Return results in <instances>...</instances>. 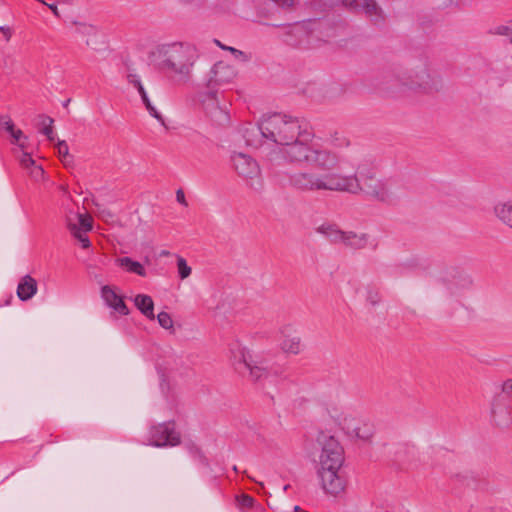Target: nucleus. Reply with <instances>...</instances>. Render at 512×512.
Returning <instances> with one entry per match:
<instances>
[{
  "label": "nucleus",
  "mask_w": 512,
  "mask_h": 512,
  "mask_svg": "<svg viewBox=\"0 0 512 512\" xmlns=\"http://www.w3.org/2000/svg\"><path fill=\"white\" fill-rule=\"evenodd\" d=\"M281 347L285 352L298 354L301 350V339L299 336L286 337Z\"/></svg>",
  "instance_id": "bb28decb"
},
{
  "label": "nucleus",
  "mask_w": 512,
  "mask_h": 512,
  "mask_svg": "<svg viewBox=\"0 0 512 512\" xmlns=\"http://www.w3.org/2000/svg\"><path fill=\"white\" fill-rule=\"evenodd\" d=\"M134 304L140 312L148 319L153 320L154 315V302L149 295L138 294L134 298Z\"/></svg>",
  "instance_id": "4be33fe9"
},
{
  "label": "nucleus",
  "mask_w": 512,
  "mask_h": 512,
  "mask_svg": "<svg viewBox=\"0 0 512 512\" xmlns=\"http://www.w3.org/2000/svg\"><path fill=\"white\" fill-rule=\"evenodd\" d=\"M70 100L68 99L65 103H64V106H67L69 104Z\"/></svg>",
  "instance_id": "5fc2aeb1"
},
{
  "label": "nucleus",
  "mask_w": 512,
  "mask_h": 512,
  "mask_svg": "<svg viewBox=\"0 0 512 512\" xmlns=\"http://www.w3.org/2000/svg\"><path fill=\"white\" fill-rule=\"evenodd\" d=\"M393 77H395V83L391 84V87L402 86L426 94L439 92L444 86L442 78L435 73H431L425 62L414 64Z\"/></svg>",
  "instance_id": "20e7f679"
},
{
  "label": "nucleus",
  "mask_w": 512,
  "mask_h": 512,
  "mask_svg": "<svg viewBox=\"0 0 512 512\" xmlns=\"http://www.w3.org/2000/svg\"><path fill=\"white\" fill-rule=\"evenodd\" d=\"M215 41L222 49L229 50L234 55V57L236 59H239L242 62H247L249 60V56L246 53H244L243 51L238 50L234 47H226V46L222 45L218 40H215Z\"/></svg>",
  "instance_id": "4c0bfd02"
},
{
  "label": "nucleus",
  "mask_w": 512,
  "mask_h": 512,
  "mask_svg": "<svg viewBox=\"0 0 512 512\" xmlns=\"http://www.w3.org/2000/svg\"><path fill=\"white\" fill-rule=\"evenodd\" d=\"M116 263L118 266L124 268L128 272L135 273L142 277L146 276V270L144 269L143 265L138 261H134L130 257L118 258Z\"/></svg>",
  "instance_id": "5701e85b"
},
{
  "label": "nucleus",
  "mask_w": 512,
  "mask_h": 512,
  "mask_svg": "<svg viewBox=\"0 0 512 512\" xmlns=\"http://www.w3.org/2000/svg\"><path fill=\"white\" fill-rule=\"evenodd\" d=\"M235 171L239 176L245 178L247 185L255 190L259 191L263 187V179L261 178V170L259 164L251 156L235 152L231 157Z\"/></svg>",
  "instance_id": "423d86ee"
},
{
  "label": "nucleus",
  "mask_w": 512,
  "mask_h": 512,
  "mask_svg": "<svg viewBox=\"0 0 512 512\" xmlns=\"http://www.w3.org/2000/svg\"><path fill=\"white\" fill-rule=\"evenodd\" d=\"M361 192H364L368 196L378 200L385 202L389 199V192L386 189L385 185L379 181H367L362 183Z\"/></svg>",
  "instance_id": "6ab92c4d"
},
{
  "label": "nucleus",
  "mask_w": 512,
  "mask_h": 512,
  "mask_svg": "<svg viewBox=\"0 0 512 512\" xmlns=\"http://www.w3.org/2000/svg\"><path fill=\"white\" fill-rule=\"evenodd\" d=\"M284 41L292 46L301 45L309 37V31L305 24L295 23L281 26Z\"/></svg>",
  "instance_id": "4468645a"
},
{
  "label": "nucleus",
  "mask_w": 512,
  "mask_h": 512,
  "mask_svg": "<svg viewBox=\"0 0 512 512\" xmlns=\"http://www.w3.org/2000/svg\"><path fill=\"white\" fill-rule=\"evenodd\" d=\"M265 138L284 146L283 156L287 162H313L320 170H331L339 166L340 156L329 149H314L311 145L314 133L298 118L273 113L263 117Z\"/></svg>",
  "instance_id": "f257e3e1"
},
{
  "label": "nucleus",
  "mask_w": 512,
  "mask_h": 512,
  "mask_svg": "<svg viewBox=\"0 0 512 512\" xmlns=\"http://www.w3.org/2000/svg\"><path fill=\"white\" fill-rule=\"evenodd\" d=\"M47 6L51 9V11L56 15L58 16V10H57V6L55 4H47Z\"/></svg>",
  "instance_id": "3c124183"
},
{
  "label": "nucleus",
  "mask_w": 512,
  "mask_h": 512,
  "mask_svg": "<svg viewBox=\"0 0 512 512\" xmlns=\"http://www.w3.org/2000/svg\"><path fill=\"white\" fill-rule=\"evenodd\" d=\"M41 118H42V124L44 125L41 132L44 135H46V137L48 138L49 141H51V142L54 141L55 136H54L53 127H52L54 120L51 117L44 116V115H42Z\"/></svg>",
  "instance_id": "c756f323"
},
{
  "label": "nucleus",
  "mask_w": 512,
  "mask_h": 512,
  "mask_svg": "<svg viewBox=\"0 0 512 512\" xmlns=\"http://www.w3.org/2000/svg\"><path fill=\"white\" fill-rule=\"evenodd\" d=\"M206 110L212 121L217 125L224 126L229 123L230 116L228 111L219 106L218 102H213L211 105L207 104Z\"/></svg>",
  "instance_id": "412c9836"
},
{
  "label": "nucleus",
  "mask_w": 512,
  "mask_h": 512,
  "mask_svg": "<svg viewBox=\"0 0 512 512\" xmlns=\"http://www.w3.org/2000/svg\"><path fill=\"white\" fill-rule=\"evenodd\" d=\"M233 470L237 472L238 471L237 466H234Z\"/></svg>",
  "instance_id": "6e6d98bb"
},
{
  "label": "nucleus",
  "mask_w": 512,
  "mask_h": 512,
  "mask_svg": "<svg viewBox=\"0 0 512 512\" xmlns=\"http://www.w3.org/2000/svg\"><path fill=\"white\" fill-rule=\"evenodd\" d=\"M346 7H353L356 4V0H342Z\"/></svg>",
  "instance_id": "09e8293b"
},
{
  "label": "nucleus",
  "mask_w": 512,
  "mask_h": 512,
  "mask_svg": "<svg viewBox=\"0 0 512 512\" xmlns=\"http://www.w3.org/2000/svg\"><path fill=\"white\" fill-rule=\"evenodd\" d=\"M86 45H87V46H90V47H92V48H94V49H96V47H95V41H94L93 39H87V40H86Z\"/></svg>",
  "instance_id": "603ef678"
},
{
  "label": "nucleus",
  "mask_w": 512,
  "mask_h": 512,
  "mask_svg": "<svg viewBox=\"0 0 512 512\" xmlns=\"http://www.w3.org/2000/svg\"><path fill=\"white\" fill-rule=\"evenodd\" d=\"M97 216L109 224H114L117 222L115 214L107 207L102 204L95 203Z\"/></svg>",
  "instance_id": "cd10ccee"
},
{
  "label": "nucleus",
  "mask_w": 512,
  "mask_h": 512,
  "mask_svg": "<svg viewBox=\"0 0 512 512\" xmlns=\"http://www.w3.org/2000/svg\"><path fill=\"white\" fill-rule=\"evenodd\" d=\"M150 59L160 70L172 72L180 80L188 81L197 52L190 44L174 42L157 46Z\"/></svg>",
  "instance_id": "7ed1b4c3"
},
{
  "label": "nucleus",
  "mask_w": 512,
  "mask_h": 512,
  "mask_svg": "<svg viewBox=\"0 0 512 512\" xmlns=\"http://www.w3.org/2000/svg\"><path fill=\"white\" fill-rule=\"evenodd\" d=\"M128 83L131 84L134 88L137 89L138 93L141 96L142 102L148 110L149 114L158 120L161 125L165 126V120L162 115L156 110V108L152 105L147 92L142 84L140 76L137 74L129 73L127 75Z\"/></svg>",
  "instance_id": "2eb2a0df"
},
{
  "label": "nucleus",
  "mask_w": 512,
  "mask_h": 512,
  "mask_svg": "<svg viewBox=\"0 0 512 512\" xmlns=\"http://www.w3.org/2000/svg\"><path fill=\"white\" fill-rule=\"evenodd\" d=\"M58 153L62 158V161L65 163V165L68 164V158H70L69 155V149L66 141L64 140H58L57 144Z\"/></svg>",
  "instance_id": "58836bf2"
},
{
  "label": "nucleus",
  "mask_w": 512,
  "mask_h": 512,
  "mask_svg": "<svg viewBox=\"0 0 512 512\" xmlns=\"http://www.w3.org/2000/svg\"><path fill=\"white\" fill-rule=\"evenodd\" d=\"M101 296L104 302L114 311L121 315H127L129 309L126 306L123 298L116 294V292L108 285L103 286L101 289Z\"/></svg>",
  "instance_id": "a211bd4d"
},
{
  "label": "nucleus",
  "mask_w": 512,
  "mask_h": 512,
  "mask_svg": "<svg viewBox=\"0 0 512 512\" xmlns=\"http://www.w3.org/2000/svg\"><path fill=\"white\" fill-rule=\"evenodd\" d=\"M322 171V173L310 170L294 172L288 177L289 185L300 192L329 191L358 194L361 192L362 183L378 180L375 171L365 166H358L351 174H343L335 168Z\"/></svg>",
  "instance_id": "f03ea898"
},
{
  "label": "nucleus",
  "mask_w": 512,
  "mask_h": 512,
  "mask_svg": "<svg viewBox=\"0 0 512 512\" xmlns=\"http://www.w3.org/2000/svg\"><path fill=\"white\" fill-rule=\"evenodd\" d=\"M510 28L507 27V26H502V27H499L498 29V33L499 34H508Z\"/></svg>",
  "instance_id": "8fccbe9b"
},
{
  "label": "nucleus",
  "mask_w": 512,
  "mask_h": 512,
  "mask_svg": "<svg viewBox=\"0 0 512 512\" xmlns=\"http://www.w3.org/2000/svg\"><path fill=\"white\" fill-rule=\"evenodd\" d=\"M157 321L159 323V325L166 329V330H173V320L170 316L169 313L167 312H160L158 315H157Z\"/></svg>",
  "instance_id": "72a5a7b5"
},
{
  "label": "nucleus",
  "mask_w": 512,
  "mask_h": 512,
  "mask_svg": "<svg viewBox=\"0 0 512 512\" xmlns=\"http://www.w3.org/2000/svg\"><path fill=\"white\" fill-rule=\"evenodd\" d=\"M331 144L336 148H346L350 145V141L345 136L341 135L338 132H335L331 136Z\"/></svg>",
  "instance_id": "e433bc0d"
},
{
  "label": "nucleus",
  "mask_w": 512,
  "mask_h": 512,
  "mask_svg": "<svg viewBox=\"0 0 512 512\" xmlns=\"http://www.w3.org/2000/svg\"><path fill=\"white\" fill-rule=\"evenodd\" d=\"M13 138V143L18 144L21 149L25 148L24 142H21V140H27V137L23 134V132L20 129H15L12 134H10Z\"/></svg>",
  "instance_id": "a19ab883"
},
{
  "label": "nucleus",
  "mask_w": 512,
  "mask_h": 512,
  "mask_svg": "<svg viewBox=\"0 0 512 512\" xmlns=\"http://www.w3.org/2000/svg\"><path fill=\"white\" fill-rule=\"evenodd\" d=\"M76 218L78 222L76 223L82 231L88 232L92 229L93 220L90 216H85L83 214H76Z\"/></svg>",
  "instance_id": "c9c22d12"
},
{
  "label": "nucleus",
  "mask_w": 512,
  "mask_h": 512,
  "mask_svg": "<svg viewBox=\"0 0 512 512\" xmlns=\"http://www.w3.org/2000/svg\"><path fill=\"white\" fill-rule=\"evenodd\" d=\"M504 396L496 393L491 401V419L498 427H507L511 422L510 401Z\"/></svg>",
  "instance_id": "9b49d317"
},
{
  "label": "nucleus",
  "mask_w": 512,
  "mask_h": 512,
  "mask_svg": "<svg viewBox=\"0 0 512 512\" xmlns=\"http://www.w3.org/2000/svg\"><path fill=\"white\" fill-rule=\"evenodd\" d=\"M248 373L249 378L254 382H260L269 380L273 382V379L279 375L278 368H268L262 362H253L249 363V368L244 370V374Z\"/></svg>",
  "instance_id": "dca6fc26"
},
{
  "label": "nucleus",
  "mask_w": 512,
  "mask_h": 512,
  "mask_svg": "<svg viewBox=\"0 0 512 512\" xmlns=\"http://www.w3.org/2000/svg\"><path fill=\"white\" fill-rule=\"evenodd\" d=\"M299 509H300V508H299V506H295V508H294V510H295L296 512H299Z\"/></svg>",
  "instance_id": "864d4df0"
},
{
  "label": "nucleus",
  "mask_w": 512,
  "mask_h": 512,
  "mask_svg": "<svg viewBox=\"0 0 512 512\" xmlns=\"http://www.w3.org/2000/svg\"><path fill=\"white\" fill-rule=\"evenodd\" d=\"M496 216L510 228H512V202L498 204L495 207Z\"/></svg>",
  "instance_id": "b1692460"
},
{
  "label": "nucleus",
  "mask_w": 512,
  "mask_h": 512,
  "mask_svg": "<svg viewBox=\"0 0 512 512\" xmlns=\"http://www.w3.org/2000/svg\"><path fill=\"white\" fill-rule=\"evenodd\" d=\"M263 118L258 124H248L241 129L242 136L248 146L259 147L265 138Z\"/></svg>",
  "instance_id": "f3484780"
},
{
  "label": "nucleus",
  "mask_w": 512,
  "mask_h": 512,
  "mask_svg": "<svg viewBox=\"0 0 512 512\" xmlns=\"http://www.w3.org/2000/svg\"><path fill=\"white\" fill-rule=\"evenodd\" d=\"M317 441L321 446L319 468L340 469L344 462V451L338 440L334 436L320 433Z\"/></svg>",
  "instance_id": "0eeeda50"
},
{
  "label": "nucleus",
  "mask_w": 512,
  "mask_h": 512,
  "mask_svg": "<svg viewBox=\"0 0 512 512\" xmlns=\"http://www.w3.org/2000/svg\"><path fill=\"white\" fill-rule=\"evenodd\" d=\"M498 395H505L504 398L511 401L512 399V379H509L502 383L501 391L497 393Z\"/></svg>",
  "instance_id": "ea45409f"
},
{
  "label": "nucleus",
  "mask_w": 512,
  "mask_h": 512,
  "mask_svg": "<svg viewBox=\"0 0 512 512\" xmlns=\"http://www.w3.org/2000/svg\"><path fill=\"white\" fill-rule=\"evenodd\" d=\"M438 280L447 293L453 297L465 296L473 288L472 277L468 273L453 267L443 271Z\"/></svg>",
  "instance_id": "6e6552de"
},
{
  "label": "nucleus",
  "mask_w": 512,
  "mask_h": 512,
  "mask_svg": "<svg viewBox=\"0 0 512 512\" xmlns=\"http://www.w3.org/2000/svg\"><path fill=\"white\" fill-rule=\"evenodd\" d=\"M365 300L372 306L379 304L381 297L378 289L372 286H367L365 290Z\"/></svg>",
  "instance_id": "7c9ffc66"
},
{
  "label": "nucleus",
  "mask_w": 512,
  "mask_h": 512,
  "mask_svg": "<svg viewBox=\"0 0 512 512\" xmlns=\"http://www.w3.org/2000/svg\"><path fill=\"white\" fill-rule=\"evenodd\" d=\"M237 76V70L234 66L219 61L211 68L207 85L210 88L223 87L234 81Z\"/></svg>",
  "instance_id": "9d476101"
},
{
  "label": "nucleus",
  "mask_w": 512,
  "mask_h": 512,
  "mask_svg": "<svg viewBox=\"0 0 512 512\" xmlns=\"http://www.w3.org/2000/svg\"><path fill=\"white\" fill-rule=\"evenodd\" d=\"M74 25L76 27L75 31L78 34H81L83 36H96L97 35V30L92 25L85 24V23H78V22H75Z\"/></svg>",
  "instance_id": "2f4dec72"
},
{
  "label": "nucleus",
  "mask_w": 512,
  "mask_h": 512,
  "mask_svg": "<svg viewBox=\"0 0 512 512\" xmlns=\"http://www.w3.org/2000/svg\"><path fill=\"white\" fill-rule=\"evenodd\" d=\"M289 488V485L284 486V490H287Z\"/></svg>",
  "instance_id": "4d7b16f0"
},
{
  "label": "nucleus",
  "mask_w": 512,
  "mask_h": 512,
  "mask_svg": "<svg viewBox=\"0 0 512 512\" xmlns=\"http://www.w3.org/2000/svg\"><path fill=\"white\" fill-rule=\"evenodd\" d=\"M68 229L71 234L81 243L83 249H87L90 247L91 243L87 236V232L81 230L78 225L69 218L67 222Z\"/></svg>",
  "instance_id": "393cba45"
},
{
  "label": "nucleus",
  "mask_w": 512,
  "mask_h": 512,
  "mask_svg": "<svg viewBox=\"0 0 512 512\" xmlns=\"http://www.w3.org/2000/svg\"><path fill=\"white\" fill-rule=\"evenodd\" d=\"M358 7H361L364 10V12L370 17L378 16L380 13V8L375 0H362V3L360 5L356 2V4L352 8Z\"/></svg>",
  "instance_id": "c85d7f7f"
},
{
  "label": "nucleus",
  "mask_w": 512,
  "mask_h": 512,
  "mask_svg": "<svg viewBox=\"0 0 512 512\" xmlns=\"http://www.w3.org/2000/svg\"><path fill=\"white\" fill-rule=\"evenodd\" d=\"M315 231L327 239L331 244L342 245L345 249L358 251L369 247L375 248L376 243L368 233L345 231L337 224L324 222Z\"/></svg>",
  "instance_id": "39448f33"
},
{
  "label": "nucleus",
  "mask_w": 512,
  "mask_h": 512,
  "mask_svg": "<svg viewBox=\"0 0 512 512\" xmlns=\"http://www.w3.org/2000/svg\"><path fill=\"white\" fill-rule=\"evenodd\" d=\"M372 433L373 431L371 425L362 421L359 430L356 432L355 438L361 440H369L372 436Z\"/></svg>",
  "instance_id": "f704fd0d"
},
{
  "label": "nucleus",
  "mask_w": 512,
  "mask_h": 512,
  "mask_svg": "<svg viewBox=\"0 0 512 512\" xmlns=\"http://www.w3.org/2000/svg\"><path fill=\"white\" fill-rule=\"evenodd\" d=\"M0 125L10 134L15 130L14 123L9 116H0Z\"/></svg>",
  "instance_id": "79ce46f5"
},
{
  "label": "nucleus",
  "mask_w": 512,
  "mask_h": 512,
  "mask_svg": "<svg viewBox=\"0 0 512 512\" xmlns=\"http://www.w3.org/2000/svg\"><path fill=\"white\" fill-rule=\"evenodd\" d=\"M180 442V434L176 432L174 422L159 423L150 427L149 445L155 447L177 446Z\"/></svg>",
  "instance_id": "1a4fd4ad"
},
{
  "label": "nucleus",
  "mask_w": 512,
  "mask_h": 512,
  "mask_svg": "<svg viewBox=\"0 0 512 512\" xmlns=\"http://www.w3.org/2000/svg\"><path fill=\"white\" fill-rule=\"evenodd\" d=\"M0 32L7 42L10 41L13 36V29L9 26H0Z\"/></svg>",
  "instance_id": "49530a36"
},
{
  "label": "nucleus",
  "mask_w": 512,
  "mask_h": 512,
  "mask_svg": "<svg viewBox=\"0 0 512 512\" xmlns=\"http://www.w3.org/2000/svg\"><path fill=\"white\" fill-rule=\"evenodd\" d=\"M239 501L240 505L243 507H252L254 504V498L247 494L241 495Z\"/></svg>",
  "instance_id": "a18cd8bd"
},
{
  "label": "nucleus",
  "mask_w": 512,
  "mask_h": 512,
  "mask_svg": "<svg viewBox=\"0 0 512 512\" xmlns=\"http://www.w3.org/2000/svg\"><path fill=\"white\" fill-rule=\"evenodd\" d=\"M177 268L181 279H186L191 275V267L188 266L186 260L181 256H178L177 258Z\"/></svg>",
  "instance_id": "473e14b6"
},
{
  "label": "nucleus",
  "mask_w": 512,
  "mask_h": 512,
  "mask_svg": "<svg viewBox=\"0 0 512 512\" xmlns=\"http://www.w3.org/2000/svg\"><path fill=\"white\" fill-rule=\"evenodd\" d=\"M20 164L24 168L28 169V168H31L32 166H34L35 161L33 160V158L31 157V155L29 153H23L20 158Z\"/></svg>",
  "instance_id": "37998d69"
},
{
  "label": "nucleus",
  "mask_w": 512,
  "mask_h": 512,
  "mask_svg": "<svg viewBox=\"0 0 512 512\" xmlns=\"http://www.w3.org/2000/svg\"><path fill=\"white\" fill-rule=\"evenodd\" d=\"M339 470L330 468H319L318 470L323 489L331 495L339 494L345 487L344 479L339 474Z\"/></svg>",
  "instance_id": "f8f14e48"
},
{
  "label": "nucleus",
  "mask_w": 512,
  "mask_h": 512,
  "mask_svg": "<svg viewBox=\"0 0 512 512\" xmlns=\"http://www.w3.org/2000/svg\"><path fill=\"white\" fill-rule=\"evenodd\" d=\"M511 44H512V37H511V40H510Z\"/></svg>",
  "instance_id": "13d9d810"
},
{
  "label": "nucleus",
  "mask_w": 512,
  "mask_h": 512,
  "mask_svg": "<svg viewBox=\"0 0 512 512\" xmlns=\"http://www.w3.org/2000/svg\"><path fill=\"white\" fill-rule=\"evenodd\" d=\"M361 422V420L355 417L345 416L340 422V425L347 435H349L350 437H355L356 432L359 430Z\"/></svg>",
  "instance_id": "a878e982"
},
{
  "label": "nucleus",
  "mask_w": 512,
  "mask_h": 512,
  "mask_svg": "<svg viewBox=\"0 0 512 512\" xmlns=\"http://www.w3.org/2000/svg\"><path fill=\"white\" fill-rule=\"evenodd\" d=\"M229 352L230 360L235 370L240 374H244V370L249 368V363L251 362L249 352L237 340L229 344Z\"/></svg>",
  "instance_id": "ddd939ff"
},
{
  "label": "nucleus",
  "mask_w": 512,
  "mask_h": 512,
  "mask_svg": "<svg viewBox=\"0 0 512 512\" xmlns=\"http://www.w3.org/2000/svg\"><path fill=\"white\" fill-rule=\"evenodd\" d=\"M37 281L30 275L23 276L17 286V296L21 301L30 300L37 293Z\"/></svg>",
  "instance_id": "aec40b11"
},
{
  "label": "nucleus",
  "mask_w": 512,
  "mask_h": 512,
  "mask_svg": "<svg viewBox=\"0 0 512 512\" xmlns=\"http://www.w3.org/2000/svg\"><path fill=\"white\" fill-rule=\"evenodd\" d=\"M176 200L178 203H180L181 205L187 207L188 206V202L186 201V198H185V194L183 192L182 189H178L176 191Z\"/></svg>",
  "instance_id": "de8ad7c7"
},
{
  "label": "nucleus",
  "mask_w": 512,
  "mask_h": 512,
  "mask_svg": "<svg viewBox=\"0 0 512 512\" xmlns=\"http://www.w3.org/2000/svg\"><path fill=\"white\" fill-rule=\"evenodd\" d=\"M30 175L31 177H33L35 180H39L43 177L44 175V170L42 169L41 166H36L34 164V166L31 167V172H30Z\"/></svg>",
  "instance_id": "c03bdc74"
}]
</instances>
